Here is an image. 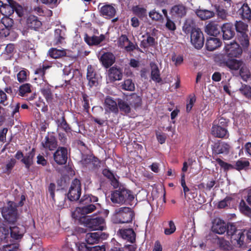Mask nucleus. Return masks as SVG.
Masks as SVG:
<instances>
[{
  "label": "nucleus",
  "mask_w": 251,
  "mask_h": 251,
  "mask_svg": "<svg viewBox=\"0 0 251 251\" xmlns=\"http://www.w3.org/2000/svg\"><path fill=\"white\" fill-rule=\"evenodd\" d=\"M211 230L218 234H223L226 232L227 236L230 237L231 242L239 247H241L245 243L244 231L238 229L234 223H226L220 218L215 219L212 223Z\"/></svg>",
  "instance_id": "1"
},
{
  "label": "nucleus",
  "mask_w": 251,
  "mask_h": 251,
  "mask_svg": "<svg viewBox=\"0 0 251 251\" xmlns=\"http://www.w3.org/2000/svg\"><path fill=\"white\" fill-rule=\"evenodd\" d=\"M81 194V185L80 181L74 179L71 183L69 191L65 195L63 201H60L58 206L62 208H68L71 206V202L78 200Z\"/></svg>",
  "instance_id": "2"
},
{
  "label": "nucleus",
  "mask_w": 251,
  "mask_h": 251,
  "mask_svg": "<svg viewBox=\"0 0 251 251\" xmlns=\"http://www.w3.org/2000/svg\"><path fill=\"white\" fill-rule=\"evenodd\" d=\"M98 197L92 195H84L80 200V203L83 206L78 208V212L86 215L94 212L100 206Z\"/></svg>",
  "instance_id": "3"
},
{
  "label": "nucleus",
  "mask_w": 251,
  "mask_h": 251,
  "mask_svg": "<svg viewBox=\"0 0 251 251\" xmlns=\"http://www.w3.org/2000/svg\"><path fill=\"white\" fill-rule=\"evenodd\" d=\"M134 217V211L127 207H122L115 210L112 220L115 224L131 223Z\"/></svg>",
  "instance_id": "4"
},
{
  "label": "nucleus",
  "mask_w": 251,
  "mask_h": 251,
  "mask_svg": "<svg viewBox=\"0 0 251 251\" xmlns=\"http://www.w3.org/2000/svg\"><path fill=\"white\" fill-rule=\"evenodd\" d=\"M81 220L86 228L90 231L100 230L101 232L106 228L105 220L102 217L87 216Z\"/></svg>",
  "instance_id": "5"
},
{
  "label": "nucleus",
  "mask_w": 251,
  "mask_h": 251,
  "mask_svg": "<svg viewBox=\"0 0 251 251\" xmlns=\"http://www.w3.org/2000/svg\"><path fill=\"white\" fill-rule=\"evenodd\" d=\"M1 214L4 220L9 223L13 224L18 219V210L16 204L13 201H9L6 207H3Z\"/></svg>",
  "instance_id": "6"
},
{
  "label": "nucleus",
  "mask_w": 251,
  "mask_h": 251,
  "mask_svg": "<svg viewBox=\"0 0 251 251\" xmlns=\"http://www.w3.org/2000/svg\"><path fill=\"white\" fill-rule=\"evenodd\" d=\"M190 41L193 46L197 49L202 48L204 43L203 34L199 28H195L190 34Z\"/></svg>",
  "instance_id": "7"
},
{
  "label": "nucleus",
  "mask_w": 251,
  "mask_h": 251,
  "mask_svg": "<svg viewBox=\"0 0 251 251\" xmlns=\"http://www.w3.org/2000/svg\"><path fill=\"white\" fill-rule=\"evenodd\" d=\"M219 58L221 66H226L233 70H239L243 63V61L242 60H238L232 58H227V55H220Z\"/></svg>",
  "instance_id": "8"
},
{
  "label": "nucleus",
  "mask_w": 251,
  "mask_h": 251,
  "mask_svg": "<svg viewBox=\"0 0 251 251\" xmlns=\"http://www.w3.org/2000/svg\"><path fill=\"white\" fill-rule=\"evenodd\" d=\"M226 54L221 55H227V58L239 57L242 53V49L236 42L227 44L225 45Z\"/></svg>",
  "instance_id": "9"
},
{
  "label": "nucleus",
  "mask_w": 251,
  "mask_h": 251,
  "mask_svg": "<svg viewBox=\"0 0 251 251\" xmlns=\"http://www.w3.org/2000/svg\"><path fill=\"white\" fill-rule=\"evenodd\" d=\"M50 66L45 65L43 63H40L39 66L36 68L34 71L35 77L34 80L36 83H42L43 82H47L45 77L46 70L50 68Z\"/></svg>",
  "instance_id": "10"
},
{
  "label": "nucleus",
  "mask_w": 251,
  "mask_h": 251,
  "mask_svg": "<svg viewBox=\"0 0 251 251\" xmlns=\"http://www.w3.org/2000/svg\"><path fill=\"white\" fill-rule=\"evenodd\" d=\"M234 25L230 22L223 24L221 26V32L222 33L224 40H229L235 36Z\"/></svg>",
  "instance_id": "11"
},
{
  "label": "nucleus",
  "mask_w": 251,
  "mask_h": 251,
  "mask_svg": "<svg viewBox=\"0 0 251 251\" xmlns=\"http://www.w3.org/2000/svg\"><path fill=\"white\" fill-rule=\"evenodd\" d=\"M53 158L57 164H65L68 159L67 149L65 147H58L53 154Z\"/></svg>",
  "instance_id": "12"
},
{
  "label": "nucleus",
  "mask_w": 251,
  "mask_h": 251,
  "mask_svg": "<svg viewBox=\"0 0 251 251\" xmlns=\"http://www.w3.org/2000/svg\"><path fill=\"white\" fill-rule=\"evenodd\" d=\"M108 234L101 231L88 233L86 234V241L89 245H93L98 243L100 240L106 239Z\"/></svg>",
  "instance_id": "13"
},
{
  "label": "nucleus",
  "mask_w": 251,
  "mask_h": 251,
  "mask_svg": "<svg viewBox=\"0 0 251 251\" xmlns=\"http://www.w3.org/2000/svg\"><path fill=\"white\" fill-rule=\"evenodd\" d=\"M211 134L214 137L218 138L227 139L229 136L227 128L214 125H212Z\"/></svg>",
  "instance_id": "14"
},
{
  "label": "nucleus",
  "mask_w": 251,
  "mask_h": 251,
  "mask_svg": "<svg viewBox=\"0 0 251 251\" xmlns=\"http://www.w3.org/2000/svg\"><path fill=\"white\" fill-rule=\"evenodd\" d=\"M41 145L46 151H53L57 146L56 138L52 135H47L42 142Z\"/></svg>",
  "instance_id": "15"
},
{
  "label": "nucleus",
  "mask_w": 251,
  "mask_h": 251,
  "mask_svg": "<svg viewBox=\"0 0 251 251\" xmlns=\"http://www.w3.org/2000/svg\"><path fill=\"white\" fill-rule=\"evenodd\" d=\"M187 13V8L183 4H176L173 6L170 10V14L174 18H182Z\"/></svg>",
  "instance_id": "16"
},
{
  "label": "nucleus",
  "mask_w": 251,
  "mask_h": 251,
  "mask_svg": "<svg viewBox=\"0 0 251 251\" xmlns=\"http://www.w3.org/2000/svg\"><path fill=\"white\" fill-rule=\"evenodd\" d=\"M108 75L111 82L121 80L123 76V70L117 66L112 67L108 70Z\"/></svg>",
  "instance_id": "17"
},
{
  "label": "nucleus",
  "mask_w": 251,
  "mask_h": 251,
  "mask_svg": "<svg viewBox=\"0 0 251 251\" xmlns=\"http://www.w3.org/2000/svg\"><path fill=\"white\" fill-rule=\"evenodd\" d=\"M86 78L88 81V85L90 87L92 88L98 84L96 72L91 65H89L87 67Z\"/></svg>",
  "instance_id": "18"
},
{
  "label": "nucleus",
  "mask_w": 251,
  "mask_h": 251,
  "mask_svg": "<svg viewBox=\"0 0 251 251\" xmlns=\"http://www.w3.org/2000/svg\"><path fill=\"white\" fill-rule=\"evenodd\" d=\"M118 234L123 239L131 243H133L135 241L136 234L132 228L120 229L118 231Z\"/></svg>",
  "instance_id": "19"
},
{
  "label": "nucleus",
  "mask_w": 251,
  "mask_h": 251,
  "mask_svg": "<svg viewBox=\"0 0 251 251\" xmlns=\"http://www.w3.org/2000/svg\"><path fill=\"white\" fill-rule=\"evenodd\" d=\"M116 9L111 4H106L100 9V15L107 19L113 18L116 14Z\"/></svg>",
  "instance_id": "20"
},
{
  "label": "nucleus",
  "mask_w": 251,
  "mask_h": 251,
  "mask_svg": "<svg viewBox=\"0 0 251 251\" xmlns=\"http://www.w3.org/2000/svg\"><path fill=\"white\" fill-rule=\"evenodd\" d=\"M105 110L107 112L118 114L119 110L117 103L111 97L107 96L104 100Z\"/></svg>",
  "instance_id": "21"
},
{
  "label": "nucleus",
  "mask_w": 251,
  "mask_h": 251,
  "mask_svg": "<svg viewBox=\"0 0 251 251\" xmlns=\"http://www.w3.org/2000/svg\"><path fill=\"white\" fill-rule=\"evenodd\" d=\"M9 230L10 238L15 240L21 239L25 231L23 226H10Z\"/></svg>",
  "instance_id": "22"
},
{
  "label": "nucleus",
  "mask_w": 251,
  "mask_h": 251,
  "mask_svg": "<svg viewBox=\"0 0 251 251\" xmlns=\"http://www.w3.org/2000/svg\"><path fill=\"white\" fill-rule=\"evenodd\" d=\"M221 26L215 22H211L205 26V31L209 35L217 36L220 34Z\"/></svg>",
  "instance_id": "23"
},
{
  "label": "nucleus",
  "mask_w": 251,
  "mask_h": 251,
  "mask_svg": "<svg viewBox=\"0 0 251 251\" xmlns=\"http://www.w3.org/2000/svg\"><path fill=\"white\" fill-rule=\"evenodd\" d=\"M100 61L103 66L105 68H108L115 63V57L112 53L107 52L101 56Z\"/></svg>",
  "instance_id": "24"
},
{
  "label": "nucleus",
  "mask_w": 251,
  "mask_h": 251,
  "mask_svg": "<svg viewBox=\"0 0 251 251\" xmlns=\"http://www.w3.org/2000/svg\"><path fill=\"white\" fill-rule=\"evenodd\" d=\"M26 25L28 28L37 30L42 25V23L38 17L31 15L26 19Z\"/></svg>",
  "instance_id": "25"
},
{
  "label": "nucleus",
  "mask_w": 251,
  "mask_h": 251,
  "mask_svg": "<svg viewBox=\"0 0 251 251\" xmlns=\"http://www.w3.org/2000/svg\"><path fill=\"white\" fill-rule=\"evenodd\" d=\"M239 15L244 21L250 22L251 20V9L247 3H244L238 10Z\"/></svg>",
  "instance_id": "26"
},
{
  "label": "nucleus",
  "mask_w": 251,
  "mask_h": 251,
  "mask_svg": "<svg viewBox=\"0 0 251 251\" xmlns=\"http://www.w3.org/2000/svg\"><path fill=\"white\" fill-rule=\"evenodd\" d=\"M105 36L101 34L100 36L93 35L89 36L87 34L84 36V41L89 45H98L105 39Z\"/></svg>",
  "instance_id": "27"
},
{
  "label": "nucleus",
  "mask_w": 251,
  "mask_h": 251,
  "mask_svg": "<svg viewBox=\"0 0 251 251\" xmlns=\"http://www.w3.org/2000/svg\"><path fill=\"white\" fill-rule=\"evenodd\" d=\"M221 45L220 39L215 37H209L206 41V48L209 51H213Z\"/></svg>",
  "instance_id": "28"
},
{
  "label": "nucleus",
  "mask_w": 251,
  "mask_h": 251,
  "mask_svg": "<svg viewBox=\"0 0 251 251\" xmlns=\"http://www.w3.org/2000/svg\"><path fill=\"white\" fill-rule=\"evenodd\" d=\"M35 154V149L33 148L31 151L27 153L21 159V161L25 165L27 169H29L33 164V158Z\"/></svg>",
  "instance_id": "29"
},
{
  "label": "nucleus",
  "mask_w": 251,
  "mask_h": 251,
  "mask_svg": "<svg viewBox=\"0 0 251 251\" xmlns=\"http://www.w3.org/2000/svg\"><path fill=\"white\" fill-rule=\"evenodd\" d=\"M127 100L130 105L135 109L140 107L142 103V98L136 93H132L127 99Z\"/></svg>",
  "instance_id": "30"
},
{
  "label": "nucleus",
  "mask_w": 251,
  "mask_h": 251,
  "mask_svg": "<svg viewBox=\"0 0 251 251\" xmlns=\"http://www.w3.org/2000/svg\"><path fill=\"white\" fill-rule=\"evenodd\" d=\"M230 124V120L224 114L217 116L212 123V125L221 126L228 129V126Z\"/></svg>",
  "instance_id": "31"
},
{
  "label": "nucleus",
  "mask_w": 251,
  "mask_h": 251,
  "mask_svg": "<svg viewBox=\"0 0 251 251\" xmlns=\"http://www.w3.org/2000/svg\"><path fill=\"white\" fill-rule=\"evenodd\" d=\"M118 108L122 114L127 115L131 112V105L130 104L124 100L118 99Z\"/></svg>",
  "instance_id": "32"
},
{
  "label": "nucleus",
  "mask_w": 251,
  "mask_h": 251,
  "mask_svg": "<svg viewBox=\"0 0 251 251\" xmlns=\"http://www.w3.org/2000/svg\"><path fill=\"white\" fill-rule=\"evenodd\" d=\"M121 195L123 199V204H129L134 199L132 192L125 188H121Z\"/></svg>",
  "instance_id": "33"
},
{
  "label": "nucleus",
  "mask_w": 251,
  "mask_h": 251,
  "mask_svg": "<svg viewBox=\"0 0 251 251\" xmlns=\"http://www.w3.org/2000/svg\"><path fill=\"white\" fill-rule=\"evenodd\" d=\"M230 148V145L225 142H219L215 145V151L217 154H227Z\"/></svg>",
  "instance_id": "34"
},
{
  "label": "nucleus",
  "mask_w": 251,
  "mask_h": 251,
  "mask_svg": "<svg viewBox=\"0 0 251 251\" xmlns=\"http://www.w3.org/2000/svg\"><path fill=\"white\" fill-rule=\"evenodd\" d=\"M150 66L151 67V79L158 83H159L161 81L160 77V71L158 69L157 65L153 62L150 63Z\"/></svg>",
  "instance_id": "35"
},
{
  "label": "nucleus",
  "mask_w": 251,
  "mask_h": 251,
  "mask_svg": "<svg viewBox=\"0 0 251 251\" xmlns=\"http://www.w3.org/2000/svg\"><path fill=\"white\" fill-rule=\"evenodd\" d=\"M19 50L22 52H26L34 48V45L29 41L22 40L18 44Z\"/></svg>",
  "instance_id": "36"
},
{
  "label": "nucleus",
  "mask_w": 251,
  "mask_h": 251,
  "mask_svg": "<svg viewBox=\"0 0 251 251\" xmlns=\"http://www.w3.org/2000/svg\"><path fill=\"white\" fill-rule=\"evenodd\" d=\"M132 10L134 14L141 20L147 17V10L144 7H141L139 5H136L132 7Z\"/></svg>",
  "instance_id": "37"
},
{
  "label": "nucleus",
  "mask_w": 251,
  "mask_h": 251,
  "mask_svg": "<svg viewBox=\"0 0 251 251\" xmlns=\"http://www.w3.org/2000/svg\"><path fill=\"white\" fill-rule=\"evenodd\" d=\"M65 33L64 31L59 28L56 29L54 30V45H58L62 43L64 38Z\"/></svg>",
  "instance_id": "38"
},
{
  "label": "nucleus",
  "mask_w": 251,
  "mask_h": 251,
  "mask_svg": "<svg viewBox=\"0 0 251 251\" xmlns=\"http://www.w3.org/2000/svg\"><path fill=\"white\" fill-rule=\"evenodd\" d=\"M49 54L53 58H59L66 55V51L65 49H57L56 48H51L50 49Z\"/></svg>",
  "instance_id": "39"
},
{
  "label": "nucleus",
  "mask_w": 251,
  "mask_h": 251,
  "mask_svg": "<svg viewBox=\"0 0 251 251\" xmlns=\"http://www.w3.org/2000/svg\"><path fill=\"white\" fill-rule=\"evenodd\" d=\"M10 240L11 238L9 229L5 227H0V242L8 243Z\"/></svg>",
  "instance_id": "40"
},
{
  "label": "nucleus",
  "mask_w": 251,
  "mask_h": 251,
  "mask_svg": "<svg viewBox=\"0 0 251 251\" xmlns=\"http://www.w3.org/2000/svg\"><path fill=\"white\" fill-rule=\"evenodd\" d=\"M196 13L197 16L203 20L210 19L215 15L213 11L208 10H198Z\"/></svg>",
  "instance_id": "41"
},
{
  "label": "nucleus",
  "mask_w": 251,
  "mask_h": 251,
  "mask_svg": "<svg viewBox=\"0 0 251 251\" xmlns=\"http://www.w3.org/2000/svg\"><path fill=\"white\" fill-rule=\"evenodd\" d=\"M111 201L112 202L119 204H123V199L121 195V187L118 190H115L111 196Z\"/></svg>",
  "instance_id": "42"
},
{
  "label": "nucleus",
  "mask_w": 251,
  "mask_h": 251,
  "mask_svg": "<svg viewBox=\"0 0 251 251\" xmlns=\"http://www.w3.org/2000/svg\"><path fill=\"white\" fill-rule=\"evenodd\" d=\"M31 85L29 83H25L21 85L18 90V95L21 97H25L31 92Z\"/></svg>",
  "instance_id": "43"
},
{
  "label": "nucleus",
  "mask_w": 251,
  "mask_h": 251,
  "mask_svg": "<svg viewBox=\"0 0 251 251\" xmlns=\"http://www.w3.org/2000/svg\"><path fill=\"white\" fill-rule=\"evenodd\" d=\"M40 92L42 95L45 98L47 102H51L53 99V95L51 92V89L48 86L47 87L42 88L40 89Z\"/></svg>",
  "instance_id": "44"
},
{
  "label": "nucleus",
  "mask_w": 251,
  "mask_h": 251,
  "mask_svg": "<svg viewBox=\"0 0 251 251\" xmlns=\"http://www.w3.org/2000/svg\"><path fill=\"white\" fill-rule=\"evenodd\" d=\"M57 124L58 127L62 129L66 132L68 133L71 131V127L67 123L64 115L62 116L61 119L57 120Z\"/></svg>",
  "instance_id": "45"
},
{
  "label": "nucleus",
  "mask_w": 251,
  "mask_h": 251,
  "mask_svg": "<svg viewBox=\"0 0 251 251\" xmlns=\"http://www.w3.org/2000/svg\"><path fill=\"white\" fill-rule=\"evenodd\" d=\"M121 88L126 91H133L135 90V84L131 79H127L122 82Z\"/></svg>",
  "instance_id": "46"
},
{
  "label": "nucleus",
  "mask_w": 251,
  "mask_h": 251,
  "mask_svg": "<svg viewBox=\"0 0 251 251\" xmlns=\"http://www.w3.org/2000/svg\"><path fill=\"white\" fill-rule=\"evenodd\" d=\"M215 159L220 166L221 168L223 169L225 172H227L229 170H233L234 169V165L224 161L220 158H216Z\"/></svg>",
  "instance_id": "47"
},
{
  "label": "nucleus",
  "mask_w": 251,
  "mask_h": 251,
  "mask_svg": "<svg viewBox=\"0 0 251 251\" xmlns=\"http://www.w3.org/2000/svg\"><path fill=\"white\" fill-rule=\"evenodd\" d=\"M217 243L220 248L223 250L229 251L232 248L230 242L223 237H218Z\"/></svg>",
  "instance_id": "48"
},
{
  "label": "nucleus",
  "mask_w": 251,
  "mask_h": 251,
  "mask_svg": "<svg viewBox=\"0 0 251 251\" xmlns=\"http://www.w3.org/2000/svg\"><path fill=\"white\" fill-rule=\"evenodd\" d=\"M239 69V74L243 80H247L251 77L250 72L244 62Z\"/></svg>",
  "instance_id": "49"
},
{
  "label": "nucleus",
  "mask_w": 251,
  "mask_h": 251,
  "mask_svg": "<svg viewBox=\"0 0 251 251\" xmlns=\"http://www.w3.org/2000/svg\"><path fill=\"white\" fill-rule=\"evenodd\" d=\"M234 26L236 31L240 34L246 33L248 31V25L241 21H236Z\"/></svg>",
  "instance_id": "50"
},
{
  "label": "nucleus",
  "mask_w": 251,
  "mask_h": 251,
  "mask_svg": "<svg viewBox=\"0 0 251 251\" xmlns=\"http://www.w3.org/2000/svg\"><path fill=\"white\" fill-rule=\"evenodd\" d=\"M239 91L245 97L249 100H251V86L246 84H242L239 88Z\"/></svg>",
  "instance_id": "51"
},
{
  "label": "nucleus",
  "mask_w": 251,
  "mask_h": 251,
  "mask_svg": "<svg viewBox=\"0 0 251 251\" xmlns=\"http://www.w3.org/2000/svg\"><path fill=\"white\" fill-rule=\"evenodd\" d=\"M193 22L192 20H186L182 26L183 31L186 34H191V32L193 31V29L195 28L193 27Z\"/></svg>",
  "instance_id": "52"
},
{
  "label": "nucleus",
  "mask_w": 251,
  "mask_h": 251,
  "mask_svg": "<svg viewBox=\"0 0 251 251\" xmlns=\"http://www.w3.org/2000/svg\"><path fill=\"white\" fill-rule=\"evenodd\" d=\"M239 208L242 213L248 216H251V208L246 204L244 200L241 201Z\"/></svg>",
  "instance_id": "53"
},
{
  "label": "nucleus",
  "mask_w": 251,
  "mask_h": 251,
  "mask_svg": "<svg viewBox=\"0 0 251 251\" xmlns=\"http://www.w3.org/2000/svg\"><path fill=\"white\" fill-rule=\"evenodd\" d=\"M14 21L12 18L5 17L0 20V25L2 27H6L13 29Z\"/></svg>",
  "instance_id": "54"
},
{
  "label": "nucleus",
  "mask_w": 251,
  "mask_h": 251,
  "mask_svg": "<svg viewBox=\"0 0 251 251\" xmlns=\"http://www.w3.org/2000/svg\"><path fill=\"white\" fill-rule=\"evenodd\" d=\"M29 74V72L26 69H23L17 75V80L20 83L24 82L27 80V76Z\"/></svg>",
  "instance_id": "55"
},
{
  "label": "nucleus",
  "mask_w": 251,
  "mask_h": 251,
  "mask_svg": "<svg viewBox=\"0 0 251 251\" xmlns=\"http://www.w3.org/2000/svg\"><path fill=\"white\" fill-rule=\"evenodd\" d=\"M215 7L218 18L221 19L223 21L226 20L228 15L226 10L220 6H216Z\"/></svg>",
  "instance_id": "56"
},
{
  "label": "nucleus",
  "mask_w": 251,
  "mask_h": 251,
  "mask_svg": "<svg viewBox=\"0 0 251 251\" xmlns=\"http://www.w3.org/2000/svg\"><path fill=\"white\" fill-rule=\"evenodd\" d=\"M250 165V162L247 160H238L236 161L234 169L237 171H241L248 168Z\"/></svg>",
  "instance_id": "57"
},
{
  "label": "nucleus",
  "mask_w": 251,
  "mask_h": 251,
  "mask_svg": "<svg viewBox=\"0 0 251 251\" xmlns=\"http://www.w3.org/2000/svg\"><path fill=\"white\" fill-rule=\"evenodd\" d=\"M12 6L13 7L14 12H15L18 17H23L24 15V9L23 6L14 0Z\"/></svg>",
  "instance_id": "58"
},
{
  "label": "nucleus",
  "mask_w": 251,
  "mask_h": 251,
  "mask_svg": "<svg viewBox=\"0 0 251 251\" xmlns=\"http://www.w3.org/2000/svg\"><path fill=\"white\" fill-rule=\"evenodd\" d=\"M13 33V29L0 26V38L8 37L10 39V34Z\"/></svg>",
  "instance_id": "59"
},
{
  "label": "nucleus",
  "mask_w": 251,
  "mask_h": 251,
  "mask_svg": "<svg viewBox=\"0 0 251 251\" xmlns=\"http://www.w3.org/2000/svg\"><path fill=\"white\" fill-rule=\"evenodd\" d=\"M168 225L169 227L164 229V234L166 235H171L176 230V226L173 221H169Z\"/></svg>",
  "instance_id": "60"
},
{
  "label": "nucleus",
  "mask_w": 251,
  "mask_h": 251,
  "mask_svg": "<svg viewBox=\"0 0 251 251\" xmlns=\"http://www.w3.org/2000/svg\"><path fill=\"white\" fill-rule=\"evenodd\" d=\"M19 244L18 243H12L3 245L2 248V251H18Z\"/></svg>",
  "instance_id": "61"
},
{
  "label": "nucleus",
  "mask_w": 251,
  "mask_h": 251,
  "mask_svg": "<svg viewBox=\"0 0 251 251\" xmlns=\"http://www.w3.org/2000/svg\"><path fill=\"white\" fill-rule=\"evenodd\" d=\"M10 107L11 109V116L13 118H14V117L15 118H17L19 115H17V114L19 112L20 103L19 102L11 103L10 105Z\"/></svg>",
  "instance_id": "62"
},
{
  "label": "nucleus",
  "mask_w": 251,
  "mask_h": 251,
  "mask_svg": "<svg viewBox=\"0 0 251 251\" xmlns=\"http://www.w3.org/2000/svg\"><path fill=\"white\" fill-rule=\"evenodd\" d=\"M196 100V99L195 96H191L190 95L189 96L188 99L187 100V104H186V112L189 113L191 111L192 107L194 106V103H195Z\"/></svg>",
  "instance_id": "63"
},
{
  "label": "nucleus",
  "mask_w": 251,
  "mask_h": 251,
  "mask_svg": "<svg viewBox=\"0 0 251 251\" xmlns=\"http://www.w3.org/2000/svg\"><path fill=\"white\" fill-rule=\"evenodd\" d=\"M149 15L152 20L155 21H158L163 19L162 15L155 9L151 11L149 13Z\"/></svg>",
  "instance_id": "64"
}]
</instances>
